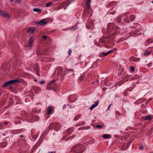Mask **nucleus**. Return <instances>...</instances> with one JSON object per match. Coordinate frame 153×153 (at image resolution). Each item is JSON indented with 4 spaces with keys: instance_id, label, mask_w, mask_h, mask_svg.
<instances>
[{
    "instance_id": "0eeeda50",
    "label": "nucleus",
    "mask_w": 153,
    "mask_h": 153,
    "mask_svg": "<svg viewBox=\"0 0 153 153\" xmlns=\"http://www.w3.org/2000/svg\"><path fill=\"white\" fill-rule=\"evenodd\" d=\"M91 2V0H87V1H86L87 6V7L88 10L89 9L88 11H92V9H90Z\"/></svg>"
},
{
    "instance_id": "49530a36",
    "label": "nucleus",
    "mask_w": 153,
    "mask_h": 153,
    "mask_svg": "<svg viewBox=\"0 0 153 153\" xmlns=\"http://www.w3.org/2000/svg\"><path fill=\"white\" fill-rule=\"evenodd\" d=\"M10 1L11 2H12L14 1V0H10Z\"/></svg>"
},
{
    "instance_id": "8fccbe9b",
    "label": "nucleus",
    "mask_w": 153,
    "mask_h": 153,
    "mask_svg": "<svg viewBox=\"0 0 153 153\" xmlns=\"http://www.w3.org/2000/svg\"><path fill=\"white\" fill-rule=\"evenodd\" d=\"M48 153H54L53 152H49Z\"/></svg>"
},
{
    "instance_id": "f03ea898",
    "label": "nucleus",
    "mask_w": 153,
    "mask_h": 153,
    "mask_svg": "<svg viewBox=\"0 0 153 153\" xmlns=\"http://www.w3.org/2000/svg\"><path fill=\"white\" fill-rule=\"evenodd\" d=\"M153 49V47L147 49L143 53H142V56H146L150 55Z\"/></svg>"
},
{
    "instance_id": "20e7f679",
    "label": "nucleus",
    "mask_w": 153,
    "mask_h": 153,
    "mask_svg": "<svg viewBox=\"0 0 153 153\" xmlns=\"http://www.w3.org/2000/svg\"><path fill=\"white\" fill-rule=\"evenodd\" d=\"M48 21V19H44L41 20L38 23L40 25L42 26L47 24Z\"/></svg>"
},
{
    "instance_id": "7c9ffc66",
    "label": "nucleus",
    "mask_w": 153,
    "mask_h": 153,
    "mask_svg": "<svg viewBox=\"0 0 153 153\" xmlns=\"http://www.w3.org/2000/svg\"><path fill=\"white\" fill-rule=\"evenodd\" d=\"M42 38L43 39H45L47 38V37L45 36H42Z\"/></svg>"
},
{
    "instance_id": "4d7b16f0",
    "label": "nucleus",
    "mask_w": 153,
    "mask_h": 153,
    "mask_svg": "<svg viewBox=\"0 0 153 153\" xmlns=\"http://www.w3.org/2000/svg\"><path fill=\"white\" fill-rule=\"evenodd\" d=\"M149 40V39H148V40H147V41H148Z\"/></svg>"
},
{
    "instance_id": "423d86ee",
    "label": "nucleus",
    "mask_w": 153,
    "mask_h": 153,
    "mask_svg": "<svg viewBox=\"0 0 153 153\" xmlns=\"http://www.w3.org/2000/svg\"><path fill=\"white\" fill-rule=\"evenodd\" d=\"M0 16L4 17L9 18L10 16L0 9Z\"/></svg>"
},
{
    "instance_id": "f257e3e1",
    "label": "nucleus",
    "mask_w": 153,
    "mask_h": 153,
    "mask_svg": "<svg viewBox=\"0 0 153 153\" xmlns=\"http://www.w3.org/2000/svg\"><path fill=\"white\" fill-rule=\"evenodd\" d=\"M20 81L18 79L10 80L7 82H5L3 85V86L4 87H6L10 85L14 84L15 83L19 82Z\"/></svg>"
},
{
    "instance_id": "13d9d810",
    "label": "nucleus",
    "mask_w": 153,
    "mask_h": 153,
    "mask_svg": "<svg viewBox=\"0 0 153 153\" xmlns=\"http://www.w3.org/2000/svg\"><path fill=\"white\" fill-rule=\"evenodd\" d=\"M151 153H153V152Z\"/></svg>"
},
{
    "instance_id": "a19ab883",
    "label": "nucleus",
    "mask_w": 153,
    "mask_h": 153,
    "mask_svg": "<svg viewBox=\"0 0 153 153\" xmlns=\"http://www.w3.org/2000/svg\"><path fill=\"white\" fill-rule=\"evenodd\" d=\"M4 124H5V125H7V122H4Z\"/></svg>"
},
{
    "instance_id": "72a5a7b5",
    "label": "nucleus",
    "mask_w": 153,
    "mask_h": 153,
    "mask_svg": "<svg viewBox=\"0 0 153 153\" xmlns=\"http://www.w3.org/2000/svg\"><path fill=\"white\" fill-rule=\"evenodd\" d=\"M136 34H137V36H138L139 35H140V36H141V34H142V33H136Z\"/></svg>"
},
{
    "instance_id": "37998d69",
    "label": "nucleus",
    "mask_w": 153,
    "mask_h": 153,
    "mask_svg": "<svg viewBox=\"0 0 153 153\" xmlns=\"http://www.w3.org/2000/svg\"><path fill=\"white\" fill-rule=\"evenodd\" d=\"M20 137H23V135H21L20 136Z\"/></svg>"
},
{
    "instance_id": "a18cd8bd",
    "label": "nucleus",
    "mask_w": 153,
    "mask_h": 153,
    "mask_svg": "<svg viewBox=\"0 0 153 153\" xmlns=\"http://www.w3.org/2000/svg\"><path fill=\"white\" fill-rule=\"evenodd\" d=\"M38 68L37 67H36V70L37 71L38 70Z\"/></svg>"
},
{
    "instance_id": "4468645a",
    "label": "nucleus",
    "mask_w": 153,
    "mask_h": 153,
    "mask_svg": "<svg viewBox=\"0 0 153 153\" xmlns=\"http://www.w3.org/2000/svg\"><path fill=\"white\" fill-rule=\"evenodd\" d=\"M105 84L106 86H109L112 85V82L109 81H106L105 82Z\"/></svg>"
},
{
    "instance_id": "dca6fc26",
    "label": "nucleus",
    "mask_w": 153,
    "mask_h": 153,
    "mask_svg": "<svg viewBox=\"0 0 153 153\" xmlns=\"http://www.w3.org/2000/svg\"><path fill=\"white\" fill-rule=\"evenodd\" d=\"M144 119L145 120H150L152 119V118L149 115H147L145 117Z\"/></svg>"
},
{
    "instance_id": "412c9836",
    "label": "nucleus",
    "mask_w": 153,
    "mask_h": 153,
    "mask_svg": "<svg viewBox=\"0 0 153 153\" xmlns=\"http://www.w3.org/2000/svg\"><path fill=\"white\" fill-rule=\"evenodd\" d=\"M116 20L119 23L121 21V18L120 16H118L116 18Z\"/></svg>"
},
{
    "instance_id": "cd10ccee",
    "label": "nucleus",
    "mask_w": 153,
    "mask_h": 153,
    "mask_svg": "<svg viewBox=\"0 0 153 153\" xmlns=\"http://www.w3.org/2000/svg\"><path fill=\"white\" fill-rule=\"evenodd\" d=\"M115 113H116V114H117L118 115H120V112L118 111H116L115 112Z\"/></svg>"
},
{
    "instance_id": "3c124183",
    "label": "nucleus",
    "mask_w": 153,
    "mask_h": 153,
    "mask_svg": "<svg viewBox=\"0 0 153 153\" xmlns=\"http://www.w3.org/2000/svg\"><path fill=\"white\" fill-rule=\"evenodd\" d=\"M1 51H0V57H1Z\"/></svg>"
},
{
    "instance_id": "f3484780",
    "label": "nucleus",
    "mask_w": 153,
    "mask_h": 153,
    "mask_svg": "<svg viewBox=\"0 0 153 153\" xmlns=\"http://www.w3.org/2000/svg\"><path fill=\"white\" fill-rule=\"evenodd\" d=\"M33 11L34 12L40 13L42 11V10L40 9L36 8H34L33 9Z\"/></svg>"
},
{
    "instance_id": "b1692460",
    "label": "nucleus",
    "mask_w": 153,
    "mask_h": 153,
    "mask_svg": "<svg viewBox=\"0 0 153 153\" xmlns=\"http://www.w3.org/2000/svg\"><path fill=\"white\" fill-rule=\"evenodd\" d=\"M131 69L132 71H134V68L133 66H131Z\"/></svg>"
},
{
    "instance_id": "f704fd0d",
    "label": "nucleus",
    "mask_w": 153,
    "mask_h": 153,
    "mask_svg": "<svg viewBox=\"0 0 153 153\" xmlns=\"http://www.w3.org/2000/svg\"><path fill=\"white\" fill-rule=\"evenodd\" d=\"M114 10L112 12H111L110 11L109 12V13H111L112 14H113L114 13Z\"/></svg>"
},
{
    "instance_id": "603ef678",
    "label": "nucleus",
    "mask_w": 153,
    "mask_h": 153,
    "mask_svg": "<svg viewBox=\"0 0 153 153\" xmlns=\"http://www.w3.org/2000/svg\"><path fill=\"white\" fill-rule=\"evenodd\" d=\"M69 71H73L72 70H69Z\"/></svg>"
},
{
    "instance_id": "6e6d98bb",
    "label": "nucleus",
    "mask_w": 153,
    "mask_h": 153,
    "mask_svg": "<svg viewBox=\"0 0 153 153\" xmlns=\"http://www.w3.org/2000/svg\"><path fill=\"white\" fill-rule=\"evenodd\" d=\"M67 105H68V104H67Z\"/></svg>"
},
{
    "instance_id": "2eb2a0df",
    "label": "nucleus",
    "mask_w": 153,
    "mask_h": 153,
    "mask_svg": "<svg viewBox=\"0 0 153 153\" xmlns=\"http://www.w3.org/2000/svg\"><path fill=\"white\" fill-rule=\"evenodd\" d=\"M102 137L105 139H107L108 138H110L111 136L108 134H105L103 135Z\"/></svg>"
},
{
    "instance_id": "9d476101",
    "label": "nucleus",
    "mask_w": 153,
    "mask_h": 153,
    "mask_svg": "<svg viewBox=\"0 0 153 153\" xmlns=\"http://www.w3.org/2000/svg\"><path fill=\"white\" fill-rule=\"evenodd\" d=\"M98 101H97L94 104L92 105V106L89 108V109L91 110H92L98 105Z\"/></svg>"
},
{
    "instance_id": "7ed1b4c3",
    "label": "nucleus",
    "mask_w": 153,
    "mask_h": 153,
    "mask_svg": "<svg viewBox=\"0 0 153 153\" xmlns=\"http://www.w3.org/2000/svg\"><path fill=\"white\" fill-rule=\"evenodd\" d=\"M63 69L62 67H58L55 70L54 74L57 75H60Z\"/></svg>"
},
{
    "instance_id": "39448f33",
    "label": "nucleus",
    "mask_w": 153,
    "mask_h": 153,
    "mask_svg": "<svg viewBox=\"0 0 153 153\" xmlns=\"http://www.w3.org/2000/svg\"><path fill=\"white\" fill-rule=\"evenodd\" d=\"M52 106H49L48 107L47 109V114H46L45 115V117L47 118H48L49 117V116H48V115H49L51 114L52 111Z\"/></svg>"
},
{
    "instance_id": "c85d7f7f",
    "label": "nucleus",
    "mask_w": 153,
    "mask_h": 153,
    "mask_svg": "<svg viewBox=\"0 0 153 153\" xmlns=\"http://www.w3.org/2000/svg\"><path fill=\"white\" fill-rule=\"evenodd\" d=\"M152 65V62H150L149 64H148L147 65L148 66H149V67H150Z\"/></svg>"
},
{
    "instance_id": "58836bf2",
    "label": "nucleus",
    "mask_w": 153,
    "mask_h": 153,
    "mask_svg": "<svg viewBox=\"0 0 153 153\" xmlns=\"http://www.w3.org/2000/svg\"><path fill=\"white\" fill-rule=\"evenodd\" d=\"M111 104H110L109 105V106H108V109L110 108V107H111Z\"/></svg>"
},
{
    "instance_id": "6e6552de",
    "label": "nucleus",
    "mask_w": 153,
    "mask_h": 153,
    "mask_svg": "<svg viewBox=\"0 0 153 153\" xmlns=\"http://www.w3.org/2000/svg\"><path fill=\"white\" fill-rule=\"evenodd\" d=\"M34 39L32 37H31L29 38V47H31L33 44Z\"/></svg>"
},
{
    "instance_id": "393cba45",
    "label": "nucleus",
    "mask_w": 153,
    "mask_h": 153,
    "mask_svg": "<svg viewBox=\"0 0 153 153\" xmlns=\"http://www.w3.org/2000/svg\"><path fill=\"white\" fill-rule=\"evenodd\" d=\"M79 117V115H78L76 116L75 118H74V119L75 120H77L78 118Z\"/></svg>"
},
{
    "instance_id": "ea45409f",
    "label": "nucleus",
    "mask_w": 153,
    "mask_h": 153,
    "mask_svg": "<svg viewBox=\"0 0 153 153\" xmlns=\"http://www.w3.org/2000/svg\"><path fill=\"white\" fill-rule=\"evenodd\" d=\"M95 82H98V79H96L95 80Z\"/></svg>"
},
{
    "instance_id": "9b49d317",
    "label": "nucleus",
    "mask_w": 153,
    "mask_h": 153,
    "mask_svg": "<svg viewBox=\"0 0 153 153\" xmlns=\"http://www.w3.org/2000/svg\"><path fill=\"white\" fill-rule=\"evenodd\" d=\"M129 59L130 61L134 62H136L139 60V59L138 58L134 57H130Z\"/></svg>"
},
{
    "instance_id": "c9c22d12",
    "label": "nucleus",
    "mask_w": 153,
    "mask_h": 153,
    "mask_svg": "<svg viewBox=\"0 0 153 153\" xmlns=\"http://www.w3.org/2000/svg\"><path fill=\"white\" fill-rule=\"evenodd\" d=\"M139 149L142 150L143 149V147L142 146H141L139 147Z\"/></svg>"
},
{
    "instance_id": "a211bd4d",
    "label": "nucleus",
    "mask_w": 153,
    "mask_h": 153,
    "mask_svg": "<svg viewBox=\"0 0 153 153\" xmlns=\"http://www.w3.org/2000/svg\"><path fill=\"white\" fill-rule=\"evenodd\" d=\"M54 126H55L56 128V129H59V123H55L54 124Z\"/></svg>"
},
{
    "instance_id": "f8f14e48",
    "label": "nucleus",
    "mask_w": 153,
    "mask_h": 153,
    "mask_svg": "<svg viewBox=\"0 0 153 153\" xmlns=\"http://www.w3.org/2000/svg\"><path fill=\"white\" fill-rule=\"evenodd\" d=\"M112 51L111 50H110L108 51L107 52H106V53H101V54L100 56H105L107 55H108V54H109L110 53H111V52Z\"/></svg>"
},
{
    "instance_id": "bb28decb",
    "label": "nucleus",
    "mask_w": 153,
    "mask_h": 153,
    "mask_svg": "<svg viewBox=\"0 0 153 153\" xmlns=\"http://www.w3.org/2000/svg\"><path fill=\"white\" fill-rule=\"evenodd\" d=\"M68 54L69 55H71V50L70 49H69L68 51Z\"/></svg>"
},
{
    "instance_id": "1a4fd4ad",
    "label": "nucleus",
    "mask_w": 153,
    "mask_h": 153,
    "mask_svg": "<svg viewBox=\"0 0 153 153\" xmlns=\"http://www.w3.org/2000/svg\"><path fill=\"white\" fill-rule=\"evenodd\" d=\"M70 100L71 102H74L76 100V96L75 95H71L69 97Z\"/></svg>"
},
{
    "instance_id": "09e8293b",
    "label": "nucleus",
    "mask_w": 153,
    "mask_h": 153,
    "mask_svg": "<svg viewBox=\"0 0 153 153\" xmlns=\"http://www.w3.org/2000/svg\"><path fill=\"white\" fill-rule=\"evenodd\" d=\"M34 81L36 82L37 81V79H35L34 80Z\"/></svg>"
},
{
    "instance_id": "e433bc0d",
    "label": "nucleus",
    "mask_w": 153,
    "mask_h": 153,
    "mask_svg": "<svg viewBox=\"0 0 153 153\" xmlns=\"http://www.w3.org/2000/svg\"><path fill=\"white\" fill-rule=\"evenodd\" d=\"M66 4V2H64L62 3V5L63 6V5H64L65 4Z\"/></svg>"
},
{
    "instance_id": "79ce46f5",
    "label": "nucleus",
    "mask_w": 153,
    "mask_h": 153,
    "mask_svg": "<svg viewBox=\"0 0 153 153\" xmlns=\"http://www.w3.org/2000/svg\"><path fill=\"white\" fill-rule=\"evenodd\" d=\"M77 28H74V27H73L72 28V29H74V30H75V29H76Z\"/></svg>"
},
{
    "instance_id": "c03bdc74",
    "label": "nucleus",
    "mask_w": 153,
    "mask_h": 153,
    "mask_svg": "<svg viewBox=\"0 0 153 153\" xmlns=\"http://www.w3.org/2000/svg\"><path fill=\"white\" fill-rule=\"evenodd\" d=\"M102 90H103V91H105V88H102Z\"/></svg>"
},
{
    "instance_id": "aec40b11",
    "label": "nucleus",
    "mask_w": 153,
    "mask_h": 153,
    "mask_svg": "<svg viewBox=\"0 0 153 153\" xmlns=\"http://www.w3.org/2000/svg\"><path fill=\"white\" fill-rule=\"evenodd\" d=\"M135 18V16L134 15H131L130 16V19L131 21H133Z\"/></svg>"
},
{
    "instance_id": "2f4dec72",
    "label": "nucleus",
    "mask_w": 153,
    "mask_h": 153,
    "mask_svg": "<svg viewBox=\"0 0 153 153\" xmlns=\"http://www.w3.org/2000/svg\"><path fill=\"white\" fill-rule=\"evenodd\" d=\"M66 107V104H65L64 105H63V109H65V108Z\"/></svg>"
},
{
    "instance_id": "473e14b6",
    "label": "nucleus",
    "mask_w": 153,
    "mask_h": 153,
    "mask_svg": "<svg viewBox=\"0 0 153 153\" xmlns=\"http://www.w3.org/2000/svg\"><path fill=\"white\" fill-rule=\"evenodd\" d=\"M36 88L37 90L39 91H40L41 90V88L39 87H37Z\"/></svg>"
},
{
    "instance_id": "4be33fe9",
    "label": "nucleus",
    "mask_w": 153,
    "mask_h": 153,
    "mask_svg": "<svg viewBox=\"0 0 153 153\" xmlns=\"http://www.w3.org/2000/svg\"><path fill=\"white\" fill-rule=\"evenodd\" d=\"M39 83L41 84H43L45 83V81L44 80H42L40 81Z\"/></svg>"
},
{
    "instance_id": "4c0bfd02",
    "label": "nucleus",
    "mask_w": 153,
    "mask_h": 153,
    "mask_svg": "<svg viewBox=\"0 0 153 153\" xmlns=\"http://www.w3.org/2000/svg\"><path fill=\"white\" fill-rule=\"evenodd\" d=\"M36 75H37L38 76L39 75V73L38 72H36Z\"/></svg>"
},
{
    "instance_id": "5fc2aeb1",
    "label": "nucleus",
    "mask_w": 153,
    "mask_h": 153,
    "mask_svg": "<svg viewBox=\"0 0 153 153\" xmlns=\"http://www.w3.org/2000/svg\"><path fill=\"white\" fill-rule=\"evenodd\" d=\"M113 8V7H112ZM115 7V6H114V8Z\"/></svg>"
},
{
    "instance_id": "de8ad7c7",
    "label": "nucleus",
    "mask_w": 153,
    "mask_h": 153,
    "mask_svg": "<svg viewBox=\"0 0 153 153\" xmlns=\"http://www.w3.org/2000/svg\"><path fill=\"white\" fill-rule=\"evenodd\" d=\"M55 81V80H53L51 82H54Z\"/></svg>"
},
{
    "instance_id": "6ab92c4d",
    "label": "nucleus",
    "mask_w": 153,
    "mask_h": 153,
    "mask_svg": "<svg viewBox=\"0 0 153 153\" xmlns=\"http://www.w3.org/2000/svg\"><path fill=\"white\" fill-rule=\"evenodd\" d=\"M54 2H55V1L53 2H49L47 3L46 4L45 7H48Z\"/></svg>"
},
{
    "instance_id": "5701e85b",
    "label": "nucleus",
    "mask_w": 153,
    "mask_h": 153,
    "mask_svg": "<svg viewBox=\"0 0 153 153\" xmlns=\"http://www.w3.org/2000/svg\"><path fill=\"white\" fill-rule=\"evenodd\" d=\"M96 127L98 128H100L102 127V126H101L99 125H97L96 126Z\"/></svg>"
},
{
    "instance_id": "ddd939ff",
    "label": "nucleus",
    "mask_w": 153,
    "mask_h": 153,
    "mask_svg": "<svg viewBox=\"0 0 153 153\" xmlns=\"http://www.w3.org/2000/svg\"><path fill=\"white\" fill-rule=\"evenodd\" d=\"M36 30V29H35L34 28H28L27 30V31L28 32L33 33V32Z\"/></svg>"
},
{
    "instance_id": "c756f323",
    "label": "nucleus",
    "mask_w": 153,
    "mask_h": 153,
    "mask_svg": "<svg viewBox=\"0 0 153 153\" xmlns=\"http://www.w3.org/2000/svg\"><path fill=\"white\" fill-rule=\"evenodd\" d=\"M14 1H15L16 2V3H19L21 2V0H14Z\"/></svg>"
},
{
    "instance_id": "864d4df0",
    "label": "nucleus",
    "mask_w": 153,
    "mask_h": 153,
    "mask_svg": "<svg viewBox=\"0 0 153 153\" xmlns=\"http://www.w3.org/2000/svg\"><path fill=\"white\" fill-rule=\"evenodd\" d=\"M152 3L153 4V1L152 2Z\"/></svg>"
},
{
    "instance_id": "a878e982",
    "label": "nucleus",
    "mask_w": 153,
    "mask_h": 153,
    "mask_svg": "<svg viewBox=\"0 0 153 153\" xmlns=\"http://www.w3.org/2000/svg\"><path fill=\"white\" fill-rule=\"evenodd\" d=\"M116 4V2L114 1H113V2H111L110 4V5H113V4Z\"/></svg>"
}]
</instances>
